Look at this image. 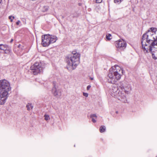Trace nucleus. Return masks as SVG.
<instances>
[{"label":"nucleus","mask_w":157,"mask_h":157,"mask_svg":"<svg viewBox=\"0 0 157 157\" xmlns=\"http://www.w3.org/2000/svg\"><path fill=\"white\" fill-rule=\"evenodd\" d=\"M11 87L10 82L6 79L0 80V105H3L8 97Z\"/></svg>","instance_id":"2"},{"label":"nucleus","mask_w":157,"mask_h":157,"mask_svg":"<svg viewBox=\"0 0 157 157\" xmlns=\"http://www.w3.org/2000/svg\"><path fill=\"white\" fill-rule=\"evenodd\" d=\"M156 157H157V156Z\"/></svg>","instance_id":"33"},{"label":"nucleus","mask_w":157,"mask_h":157,"mask_svg":"<svg viewBox=\"0 0 157 157\" xmlns=\"http://www.w3.org/2000/svg\"><path fill=\"white\" fill-rule=\"evenodd\" d=\"M115 45L117 50L123 49L126 46V42L123 40H119L116 41Z\"/></svg>","instance_id":"7"},{"label":"nucleus","mask_w":157,"mask_h":157,"mask_svg":"<svg viewBox=\"0 0 157 157\" xmlns=\"http://www.w3.org/2000/svg\"><path fill=\"white\" fill-rule=\"evenodd\" d=\"M90 78L91 80H92L94 79L93 78Z\"/></svg>","instance_id":"30"},{"label":"nucleus","mask_w":157,"mask_h":157,"mask_svg":"<svg viewBox=\"0 0 157 157\" xmlns=\"http://www.w3.org/2000/svg\"><path fill=\"white\" fill-rule=\"evenodd\" d=\"M106 127L104 125L101 126L99 128V131L100 132L102 133L104 132L105 131Z\"/></svg>","instance_id":"16"},{"label":"nucleus","mask_w":157,"mask_h":157,"mask_svg":"<svg viewBox=\"0 0 157 157\" xmlns=\"http://www.w3.org/2000/svg\"><path fill=\"white\" fill-rule=\"evenodd\" d=\"M43 69V67L42 65V63L39 62L35 63L30 68V70L32 71L31 72L35 75L42 72Z\"/></svg>","instance_id":"6"},{"label":"nucleus","mask_w":157,"mask_h":157,"mask_svg":"<svg viewBox=\"0 0 157 157\" xmlns=\"http://www.w3.org/2000/svg\"><path fill=\"white\" fill-rule=\"evenodd\" d=\"M4 51V53L6 54H9L11 52V48L8 47V48L6 49Z\"/></svg>","instance_id":"17"},{"label":"nucleus","mask_w":157,"mask_h":157,"mask_svg":"<svg viewBox=\"0 0 157 157\" xmlns=\"http://www.w3.org/2000/svg\"><path fill=\"white\" fill-rule=\"evenodd\" d=\"M57 40V37L55 36L49 34L42 36V44L44 47L48 46L50 44L56 42Z\"/></svg>","instance_id":"5"},{"label":"nucleus","mask_w":157,"mask_h":157,"mask_svg":"<svg viewBox=\"0 0 157 157\" xmlns=\"http://www.w3.org/2000/svg\"><path fill=\"white\" fill-rule=\"evenodd\" d=\"M123 74V70L119 66L115 65L112 67L110 69L108 75V82L115 84L120 79Z\"/></svg>","instance_id":"3"},{"label":"nucleus","mask_w":157,"mask_h":157,"mask_svg":"<svg viewBox=\"0 0 157 157\" xmlns=\"http://www.w3.org/2000/svg\"><path fill=\"white\" fill-rule=\"evenodd\" d=\"M92 118V122L94 123H95L96 122V119L95 118Z\"/></svg>","instance_id":"25"},{"label":"nucleus","mask_w":157,"mask_h":157,"mask_svg":"<svg viewBox=\"0 0 157 157\" xmlns=\"http://www.w3.org/2000/svg\"><path fill=\"white\" fill-rule=\"evenodd\" d=\"M147 50V52L145 53H146L150 52L152 54V58L155 59H157V48L155 49L152 50V51H150L149 48Z\"/></svg>","instance_id":"12"},{"label":"nucleus","mask_w":157,"mask_h":157,"mask_svg":"<svg viewBox=\"0 0 157 157\" xmlns=\"http://www.w3.org/2000/svg\"><path fill=\"white\" fill-rule=\"evenodd\" d=\"M150 30L152 33L153 34V35H154V36L157 42V29L152 27L150 28Z\"/></svg>","instance_id":"13"},{"label":"nucleus","mask_w":157,"mask_h":157,"mask_svg":"<svg viewBox=\"0 0 157 157\" xmlns=\"http://www.w3.org/2000/svg\"><path fill=\"white\" fill-rule=\"evenodd\" d=\"M102 0H96V2L97 3H100L102 2Z\"/></svg>","instance_id":"26"},{"label":"nucleus","mask_w":157,"mask_h":157,"mask_svg":"<svg viewBox=\"0 0 157 157\" xmlns=\"http://www.w3.org/2000/svg\"><path fill=\"white\" fill-rule=\"evenodd\" d=\"M80 55L79 53L73 51L72 54L67 57V69H75L80 63Z\"/></svg>","instance_id":"4"},{"label":"nucleus","mask_w":157,"mask_h":157,"mask_svg":"<svg viewBox=\"0 0 157 157\" xmlns=\"http://www.w3.org/2000/svg\"><path fill=\"white\" fill-rule=\"evenodd\" d=\"M18 51H20L19 53V54L21 55L23 54L24 49V46L23 45L19 44L18 46Z\"/></svg>","instance_id":"14"},{"label":"nucleus","mask_w":157,"mask_h":157,"mask_svg":"<svg viewBox=\"0 0 157 157\" xmlns=\"http://www.w3.org/2000/svg\"><path fill=\"white\" fill-rule=\"evenodd\" d=\"M52 92L54 96L57 98H60L61 95L60 90L57 89L55 85L52 89Z\"/></svg>","instance_id":"10"},{"label":"nucleus","mask_w":157,"mask_h":157,"mask_svg":"<svg viewBox=\"0 0 157 157\" xmlns=\"http://www.w3.org/2000/svg\"><path fill=\"white\" fill-rule=\"evenodd\" d=\"M120 87L121 90H124V92L127 94H128L132 90L131 86L129 84L127 85L125 87L123 86H121Z\"/></svg>","instance_id":"11"},{"label":"nucleus","mask_w":157,"mask_h":157,"mask_svg":"<svg viewBox=\"0 0 157 157\" xmlns=\"http://www.w3.org/2000/svg\"><path fill=\"white\" fill-rule=\"evenodd\" d=\"M28 110H30V108L32 109L33 108V106L31 104L28 103L26 106Z\"/></svg>","instance_id":"18"},{"label":"nucleus","mask_w":157,"mask_h":157,"mask_svg":"<svg viewBox=\"0 0 157 157\" xmlns=\"http://www.w3.org/2000/svg\"><path fill=\"white\" fill-rule=\"evenodd\" d=\"M153 34L150 29L142 36V48L144 52H147L149 48L151 51L157 48V42Z\"/></svg>","instance_id":"1"},{"label":"nucleus","mask_w":157,"mask_h":157,"mask_svg":"<svg viewBox=\"0 0 157 157\" xmlns=\"http://www.w3.org/2000/svg\"><path fill=\"white\" fill-rule=\"evenodd\" d=\"M44 9H45V10H43V11H46L48 10V6H44Z\"/></svg>","instance_id":"23"},{"label":"nucleus","mask_w":157,"mask_h":157,"mask_svg":"<svg viewBox=\"0 0 157 157\" xmlns=\"http://www.w3.org/2000/svg\"><path fill=\"white\" fill-rule=\"evenodd\" d=\"M90 117L91 118H95L97 119V116L95 114H92L90 115Z\"/></svg>","instance_id":"22"},{"label":"nucleus","mask_w":157,"mask_h":157,"mask_svg":"<svg viewBox=\"0 0 157 157\" xmlns=\"http://www.w3.org/2000/svg\"><path fill=\"white\" fill-rule=\"evenodd\" d=\"M111 34H109L106 35V38L108 40H110L111 39Z\"/></svg>","instance_id":"20"},{"label":"nucleus","mask_w":157,"mask_h":157,"mask_svg":"<svg viewBox=\"0 0 157 157\" xmlns=\"http://www.w3.org/2000/svg\"><path fill=\"white\" fill-rule=\"evenodd\" d=\"M13 41V39H11V40H10V42L12 43Z\"/></svg>","instance_id":"31"},{"label":"nucleus","mask_w":157,"mask_h":157,"mask_svg":"<svg viewBox=\"0 0 157 157\" xmlns=\"http://www.w3.org/2000/svg\"><path fill=\"white\" fill-rule=\"evenodd\" d=\"M21 23V21L19 20H18L16 22V25H19L20 23Z\"/></svg>","instance_id":"28"},{"label":"nucleus","mask_w":157,"mask_h":157,"mask_svg":"<svg viewBox=\"0 0 157 157\" xmlns=\"http://www.w3.org/2000/svg\"><path fill=\"white\" fill-rule=\"evenodd\" d=\"M12 17L13 18V19H14L15 18V17L14 16H12Z\"/></svg>","instance_id":"32"},{"label":"nucleus","mask_w":157,"mask_h":157,"mask_svg":"<svg viewBox=\"0 0 157 157\" xmlns=\"http://www.w3.org/2000/svg\"><path fill=\"white\" fill-rule=\"evenodd\" d=\"M12 16H10L9 17V18L10 20V22H12L13 21V19H12Z\"/></svg>","instance_id":"27"},{"label":"nucleus","mask_w":157,"mask_h":157,"mask_svg":"<svg viewBox=\"0 0 157 157\" xmlns=\"http://www.w3.org/2000/svg\"><path fill=\"white\" fill-rule=\"evenodd\" d=\"M83 94L84 96L86 97H87L88 95V94L87 93H84V92H83Z\"/></svg>","instance_id":"24"},{"label":"nucleus","mask_w":157,"mask_h":157,"mask_svg":"<svg viewBox=\"0 0 157 157\" xmlns=\"http://www.w3.org/2000/svg\"><path fill=\"white\" fill-rule=\"evenodd\" d=\"M123 90L119 91L115 98L118 99L124 102H125L126 101V97L125 95Z\"/></svg>","instance_id":"8"},{"label":"nucleus","mask_w":157,"mask_h":157,"mask_svg":"<svg viewBox=\"0 0 157 157\" xmlns=\"http://www.w3.org/2000/svg\"><path fill=\"white\" fill-rule=\"evenodd\" d=\"M118 88L117 85H113L112 88L110 90V92L112 96L115 97L119 92Z\"/></svg>","instance_id":"9"},{"label":"nucleus","mask_w":157,"mask_h":157,"mask_svg":"<svg viewBox=\"0 0 157 157\" xmlns=\"http://www.w3.org/2000/svg\"><path fill=\"white\" fill-rule=\"evenodd\" d=\"M9 46L6 44H0V49L4 51L8 48Z\"/></svg>","instance_id":"15"},{"label":"nucleus","mask_w":157,"mask_h":157,"mask_svg":"<svg viewBox=\"0 0 157 157\" xmlns=\"http://www.w3.org/2000/svg\"><path fill=\"white\" fill-rule=\"evenodd\" d=\"M123 0H114V2L117 4H119Z\"/></svg>","instance_id":"21"},{"label":"nucleus","mask_w":157,"mask_h":157,"mask_svg":"<svg viewBox=\"0 0 157 157\" xmlns=\"http://www.w3.org/2000/svg\"><path fill=\"white\" fill-rule=\"evenodd\" d=\"M91 86L90 85H88L87 86V90H89L90 88L91 87Z\"/></svg>","instance_id":"29"},{"label":"nucleus","mask_w":157,"mask_h":157,"mask_svg":"<svg viewBox=\"0 0 157 157\" xmlns=\"http://www.w3.org/2000/svg\"><path fill=\"white\" fill-rule=\"evenodd\" d=\"M44 119L45 121H47L50 120V118L49 115L45 114L44 115Z\"/></svg>","instance_id":"19"}]
</instances>
